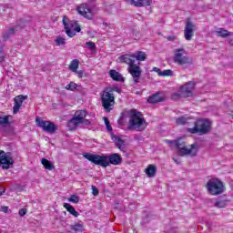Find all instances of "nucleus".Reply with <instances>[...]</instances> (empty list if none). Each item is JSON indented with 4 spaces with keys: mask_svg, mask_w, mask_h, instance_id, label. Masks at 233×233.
I'll list each match as a JSON object with an SVG mask.
<instances>
[{
    "mask_svg": "<svg viewBox=\"0 0 233 233\" xmlns=\"http://www.w3.org/2000/svg\"><path fill=\"white\" fill-rule=\"evenodd\" d=\"M84 157L85 159H87V161H90V163L102 167V168H106L107 167H110V165L117 167L123 163V157L119 155V153H112L110 155L102 156L86 153L84 154Z\"/></svg>",
    "mask_w": 233,
    "mask_h": 233,
    "instance_id": "f257e3e1",
    "label": "nucleus"
},
{
    "mask_svg": "<svg viewBox=\"0 0 233 233\" xmlns=\"http://www.w3.org/2000/svg\"><path fill=\"white\" fill-rule=\"evenodd\" d=\"M114 92L121 94V88L117 86H107L100 93L102 106L106 112H112L114 110V106L116 105V95H114Z\"/></svg>",
    "mask_w": 233,
    "mask_h": 233,
    "instance_id": "f03ea898",
    "label": "nucleus"
},
{
    "mask_svg": "<svg viewBox=\"0 0 233 233\" xmlns=\"http://www.w3.org/2000/svg\"><path fill=\"white\" fill-rule=\"evenodd\" d=\"M129 122L127 126V130H136V132H143L148 127V122L145 119V116L141 112L136 109H131L129 111Z\"/></svg>",
    "mask_w": 233,
    "mask_h": 233,
    "instance_id": "7ed1b4c3",
    "label": "nucleus"
},
{
    "mask_svg": "<svg viewBox=\"0 0 233 233\" xmlns=\"http://www.w3.org/2000/svg\"><path fill=\"white\" fill-rule=\"evenodd\" d=\"M212 130V124L208 118H198L194 122V127L187 128L189 134H198V136H207Z\"/></svg>",
    "mask_w": 233,
    "mask_h": 233,
    "instance_id": "20e7f679",
    "label": "nucleus"
},
{
    "mask_svg": "<svg viewBox=\"0 0 233 233\" xmlns=\"http://www.w3.org/2000/svg\"><path fill=\"white\" fill-rule=\"evenodd\" d=\"M175 147L181 157H185V156H189L190 157H196L198 156V145L191 144L190 148L187 147V143L185 140L178 138L175 140Z\"/></svg>",
    "mask_w": 233,
    "mask_h": 233,
    "instance_id": "39448f33",
    "label": "nucleus"
},
{
    "mask_svg": "<svg viewBox=\"0 0 233 233\" xmlns=\"http://www.w3.org/2000/svg\"><path fill=\"white\" fill-rule=\"evenodd\" d=\"M206 188L210 196H219L225 192V184L219 178H210L206 184Z\"/></svg>",
    "mask_w": 233,
    "mask_h": 233,
    "instance_id": "423d86ee",
    "label": "nucleus"
},
{
    "mask_svg": "<svg viewBox=\"0 0 233 233\" xmlns=\"http://www.w3.org/2000/svg\"><path fill=\"white\" fill-rule=\"evenodd\" d=\"M88 116V112L85 109L76 110L71 119L67 121V127L70 131L76 130L81 122Z\"/></svg>",
    "mask_w": 233,
    "mask_h": 233,
    "instance_id": "0eeeda50",
    "label": "nucleus"
},
{
    "mask_svg": "<svg viewBox=\"0 0 233 233\" xmlns=\"http://www.w3.org/2000/svg\"><path fill=\"white\" fill-rule=\"evenodd\" d=\"M173 61L180 66H183V65H192V58L188 57L187 51L183 48L175 50Z\"/></svg>",
    "mask_w": 233,
    "mask_h": 233,
    "instance_id": "6e6552de",
    "label": "nucleus"
},
{
    "mask_svg": "<svg viewBox=\"0 0 233 233\" xmlns=\"http://www.w3.org/2000/svg\"><path fill=\"white\" fill-rule=\"evenodd\" d=\"M35 123L39 128H42L44 132H48L49 134H54L57 130L56 124L50 121L43 120L40 117L35 118Z\"/></svg>",
    "mask_w": 233,
    "mask_h": 233,
    "instance_id": "1a4fd4ad",
    "label": "nucleus"
},
{
    "mask_svg": "<svg viewBox=\"0 0 233 233\" xmlns=\"http://www.w3.org/2000/svg\"><path fill=\"white\" fill-rule=\"evenodd\" d=\"M0 165L4 170H8L10 166L14 165V158L12 157V153L5 152L0 150Z\"/></svg>",
    "mask_w": 233,
    "mask_h": 233,
    "instance_id": "9d476101",
    "label": "nucleus"
},
{
    "mask_svg": "<svg viewBox=\"0 0 233 233\" xmlns=\"http://www.w3.org/2000/svg\"><path fill=\"white\" fill-rule=\"evenodd\" d=\"M76 12L88 21H92V19H94V11H92V7H90L88 4H81L76 7Z\"/></svg>",
    "mask_w": 233,
    "mask_h": 233,
    "instance_id": "9b49d317",
    "label": "nucleus"
},
{
    "mask_svg": "<svg viewBox=\"0 0 233 233\" xmlns=\"http://www.w3.org/2000/svg\"><path fill=\"white\" fill-rule=\"evenodd\" d=\"M65 30L68 37H74L76 34L81 32V25L77 21L72 20L68 22V25H66Z\"/></svg>",
    "mask_w": 233,
    "mask_h": 233,
    "instance_id": "f8f14e48",
    "label": "nucleus"
},
{
    "mask_svg": "<svg viewBox=\"0 0 233 233\" xmlns=\"http://www.w3.org/2000/svg\"><path fill=\"white\" fill-rule=\"evenodd\" d=\"M127 72L133 78V82L135 83V85H137V83H139L141 79V74H143L141 66L134 64L133 66H127Z\"/></svg>",
    "mask_w": 233,
    "mask_h": 233,
    "instance_id": "ddd939ff",
    "label": "nucleus"
},
{
    "mask_svg": "<svg viewBox=\"0 0 233 233\" xmlns=\"http://www.w3.org/2000/svg\"><path fill=\"white\" fill-rule=\"evenodd\" d=\"M194 32H196V25H194L192 21L187 20L184 28V37L186 41H192Z\"/></svg>",
    "mask_w": 233,
    "mask_h": 233,
    "instance_id": "4468645a",
    "label": "nucleus"
},
{
    "mask_svg": "<svg viewBox=\"0 0 233 233\" xmlns=\"http://www.w3.org/2000/svg\"><path fill=\"white\" fill-rule=\"evenodd\" d=\"M196 88V82L189 81L181 86L180 90L185 97H192L194 96V89Z\"/></svg>",
    "mask_w": 233,
    "mask_h": 233,
    "instance_id": "2eb2a0df",
    "label": "nucleus"
},
{
    "mask_svg": "<svg viewBox=\"0 0 233 233\" xmlns=\"http://www.w3.org/2000/svg\"><path fill=\"white\" fill-rule=\"evenodd\" d=\"M119 63H124L125 65H127V66H133V65H136V55L134 54H126L122 55L118 57Z\"/></svg>",
    "mask_w": 233,
    "mask_h": 233,
    "instance_id": "dca6fc26",
    "label": "nucleus"
},
{
    "mask_svg": "<svg viewBox=\"0 0 233 233\" xmlns=\"http://www.w3.org/2000/svg\"><path fill=\"white\" fill-rule=\"evenodd\" d=\"M163 101H167V96L161 92H157L147 97V103H150L151 105H156L157 103H163Z\"/></svg>",
    "mask_w": 233,
    "mask_h": 233,
    "instance_id": "f3484780",
    "label": "nucleus"
},
{
    "mask_svg": "<svg viewBox=\"0 0 233 233\" xmlns=\"http://www.w3.org/2000/svg\"><path fill=\"white\" fill-rule=\"evenodd\" d=\"M28 99V96H23L19 95L15 97V105L13 106V114H17L19 110L21 109V106H23V102Z\"/></svg>",
    "mask_w": 233,
    "mask_h": 233,
    "instance_id": "a211bd4d",
    "label": "nucleus"
},
{
    "mask_svg": "<svg viewBox=\"0 0 233 233\" xmlns=\"http://www.w3.org/2000/svg\"><path fill=\"white\" fill-rule=\"evenodd\" d=\"M127 5H131L132 6H137V8H141L143 6H150L152 4V0H125Z\"/></svg>",
    "mask_w": 233,
    "mask_h": 233,
    "instance_id": "6ab92c4d",
    "label": "nucleus"
},
{
    "mask_svg": "<svg viewBox=\"0 0 233 233\" xmlns=\"http://www.w3.org/2000/svg\"><path fill=\"white\" fill-rule=\"evenodd\" d=\"M157 172V168L152 164L148 165L147 167L145 169V173L147 174V177H155Z\"/></svg>",
    "mask_w": 233,
    "mask_h": 233,
    "instance_id": "aec40b11",
    "label": "nucleus"
},
{
    "mask_svg": "<svg viewBox=\"0 0 233 233\" xmlns=\"http://www.w3.org/2000/svg\"><path fill=\"white\" fill-rule=\"evenodd\" d=\"M63 207L67 210V212H69V214H71V216H74V218H79V212L76 210L74 206L68 203H64Z\"/></svg>",
    "mask_w": 233,
    "mask_h": 233,
    "instance_id": "412c9836",
    "label": "nucleus"
},
{
    "mask_svg": "<svg viewBox=\"0 0 233 233\" xmlns=\"http://www.w3.org/2000/svg\"><path fill=\"white\" fill-rule=\"evenodd\" d=\"M109 76L113 81H123V76L115 69L109 71Z\"/></svg>",
    "mask_w": 233,
    "mask_h": 233,
    "instance_id": "4be33fe9",
    "label": "nucleus"
},
{
    "mask_svg": "<svg viewBox=\"0 0 233 233\" xmlns=\"http://www.w3.org/2000/svg\"><path fill=\"white\" fill-rule=\"evenodd\" d=\"M6 125H10V116L0 112V127H6Z\"/></svg>",
    "mask_w": 233,
    "mask_h": 233,
    "instance_id": "5701e85b",
    "label": "nucleus"
},
{
    "mask_svg": "<svg viewBox=\"0 0 233 233\" xmlns=\"http://www.w3.org/2000/svg\"><path fill=\"white\" fill-rule=\"evenodd\" d=\"M41 164L46 168V170H54V168H56V166H54V163H52L50 160L46 158H42Z\"/></svg>",
    "mask_w": 233,
    "mask_h": 233,
    "instance_id": "b1692460",
    "label": "nucleus"
},
{
    "mask_svg": "<svg viewBox=\"0 0 233 233\" xmlns=\"http://www.w3.org/2000/svg\"><path fill=\"white\" fill-rule=\"evenodd\" d=\"M216 34L218 37H230V35H232L231 32H228V30L225 29V28H218V31H216Z\"/></svg>",
    "mask_w": 233,
    "mask_h": 233,
    "instance_id": "393cba45",
    "label": "nucleus"
},
{
    "mask_svg": "<svg viewBox=\"0 0 233 233\" xmlns=\"http://www.w3.org/2000/svg\"><path fill=\"white\" fill-rule=\"evenodd\" d=\"M147 61V53L143 51H137L135 53V61Z\"/></svg>",
    "mask_w": 233,
    "mask_h": 233,
    "instance_id": "a878e982",
    "label": "nucleus"
},
{
    "mask_svg": "<svg viewBox=\"0 0 233 233\" xmlns=\"http://www.w3.org/2000/svg\"><path fill=\"white\" fill-rule=\"evenodd\" d=\"M15 28L16 27H11L9 28L4 35H3V39L5 41H8L10 39L11 35H14L15 34Z\"/></svg>",
    "mask_w": 233,
    "mask_h": 233,
    "instance_id": "bb28decb",
    "label": "nucleus"
},
{
    "mask_svg": "<svg viewBox=\"0 0 233 233\" xmlns=\"http://www.w3.org/2000/svg\"><path fill=\"white\" fill-rule=\"evenodd\" d=\"M77 68H79V60H72L69 64V70H71V72H77Z\"/></svg>",
    "mask_w": 233,
    "mask_h": 233,
    "instance_id": "cd10ccee",
    "label": "nucleus"
},
{
    "mask_svg": "<svg viewBox=\"0 0 233 233\" xmlns=\"http://www.w3.org/2000/svg\"><path fill=\"white\" fill-rule=\"evenodd\" d=\"M55 43L56 46H65V45H66V39L61 35H58L56 37Z\"/></svg>",
    "mask_w": 233,
    "mask_h": 233,
    "instance_id": "c85d7f7f",
    "label": "nucleus"
},
{
    "mask_svg": "<svg viewBox=\"0 0 233 233\" xmlns=\"http://www.w3.org/2000/svg\"><path fill=\"white\" fill-rule=\"evenodd\" d=\"M70 232H76V233L83 232V224L73 225L70 228Z\"/></svg>",
    "mask_w": 233,
    "mask_h": 233,
    "instance_id": "c756f323",
    "label": "nucleus"
},
{
    "mask_svg": "<svg viewBox=\"0 0 233 233\" xmlns=\"http://www.w3.org/2000/svg\"><path fill=\"white\" fill-rule=\"evenodd\" d=\"M227 200L224 199H218L215 202V207L217 208H225L227 207Z\"/></svg>",
    "mask_w": 233,
    "mask_h": 233,
    "instance_id": "7c9ffc66",
    "label": "nucleus"
},
{
    "mask_svg": "<svg viewBox=\"0 0 233 233\" xmlns=\"http://www.w3.org/2000/svg\"><path fill=\"white\" fill-rule=\"evenodd\" d=\"M171 76H174V72L170 69H167L159 73L160 77H171Z\"/></svg>",
    "mask_w": 233,
    "mask_h": 233,
    "instance_id": "2f4dec72",
    "label": "nucleus"
},
{
    "mask_svg": "<svg viewBox=\"0 0 233 233\" xmlns=\"http://www.w3.org/2000/svg\"><path fill=\"white\" fill-rule=\"evenodd\" d=\"M188 121V118L185 116H179L176 118L177 125H187V122Z\"/></svg>",
    "mask_w": 233,
    "mask_h": 233,
    "instance_id": "473e14b6",
    "label": "nucleus"
},
{
    "mask_svg": "<svg viewBox=\"0 0 233 233\" xmlns=\"http://www.w3.org/2000/svg\"><path fill=\"white\" fill-rule=\"evenodd\" d=\"M77 88V84L76 82H70L68 85L66 86V90H71L74 92Z\"/></svg>",
    "mask_w": 233,
    "mask_h": 233,
    "instance_id": "72a5a7b5",
    "label": "nucleus"
},
{
    "mask_svg": "<svg viewBox=\"0 0 233 233\" xmlns=\"http://www.w3.org/2000/svg\"><path fill=\"white\" fill-rule=\"evenodd\" d=\"M86 46L88 48V50H91V52H93V50H96V43L92 41L86 42Z\"/></svg>",
    "mask_w": 233,
    "mask_h": 233,
    "instance_id": "f704fd0d",
    "label": "nucleus"
},
{
    "mask_svg": "<svg viewBox=\"0 0 233 233\" xmlns=\"http://www.w3.org/2000/svg\"><path fill=\"white\" fill-rule=\"evenodd\" d=\"M67 201H70L71 203H79V197L77 195H72Z\"/></svg>",
    "mask_w": 233,
    "mask_h": 233,
    "instance_id": "c9c22d12",
    "label": "nucleus"
},
{
    "mask_svg": "<svg viewBox=\"0 0 233 233\" xmlns=\"http://www.w3.org/2000/svg\"><path fill=\"white\" fill-rule=\"evenodd\" d=\"M104 123H105L108 132H112V126H110V121H108V118L106 116H104Z\"/></svg>",
    "mask_w": 233,
    "mask_h": 233,
    "instance_id": "e433bc0d",
    "label": "nucleus"
},
{
    "mask_svg": "<svg viewBox=\"0 0 233 233\" xmlns=\"http://www.w3.org/2000/svg\"><path fill=\"white\" fill-rule=\"evenodd\" d=\"M181 98V93H174L171 95V99L173 101H177V99Z\"/></svg>",
    "mask_w": 233,
    "mask_h": 233,
    "instance_id": "4c0bfd02",
    "label": "nucleus"
},
{
    "mask_svg": "<svg viewBox=\"0 0 233 233\" xmlns=\"http://www.w3.org/2000/svg\"><path fill=\"white\" fill-rule=\"evenodd\" d=\"M81 125H85L86 127H88L92 125V120L84 118L81 122Z\"/></svg>",
    "mask_w": 233,
    "mask_h": 233,
    "instance_id": "58836bf2",
    "label": "nucleus"
},
{
    "mask_svg": "<svg viewBox=\"0 0 233 233\" xmlns=\"http://www.w3.org/2000/svg\"><path fill=\"white\" fill-rule=\"evenodd\" d=\"M92 194L93 196H99V189L96 186H92Z\"/></svg>",
    "mask_w": 233,
    "mask_h": 233,
    "instance_id": "ea45409f",
    "label": "nucleus"
},
{
    "mask_svg": "<svg viewBox=\"0 0 233 233\" xmlns=\"http://www.w3.org/2000/svg\"><path fill=\"white\" fill-rule=\"evenodd\" d=\"M68 23H70V20H68V16H63V25L65 28H66V25H68Z\"/></svg>",
    "mask_w": 233,
    "mask_h": 233,
    "instance_id": "a19ab883",
    "label": "nucleus"
},
{
    "mask_svg": "<svg viewBox=\"0 0 233 233\" xmlns=\"http://www.w3.org/2000/svg\"><path fill=\"white\" fill-rule=\"evenodd\" d=\"M18 214L21 218H23V216H25L26 215V208H21L19 209L18 211Z\"/></svg>",
    "mask_w": 233,
    "mask_h": 233,
    "instance_id": "79ce46f5",
    "label": "nucleus"
},
{
    "mask_svg": "<svg viewBox=\"0 0 233 233\" xmlns=\"http://www.w3.org/2000/svg\"><path fill=\"white\" fill-rule=\"evenodd\" d=\"M0 210H1V212H4L5 214H7L8 213V207L2 206Z\"/></svg>",
    "mask_w": 233,
    "mask_h": 233,
    "instance_id": "37998d69",
    "label": "nucleus"
},
{
    "mask_svg": "<svg viewBox=\"0 0 233 233\" xmlns=\"http://www.w3.org/2000/svg\"><path fill=\"white\" fill-rule=\"evenodd\" d=\"M3 61H5V53L0 50V63H3Z\"/></svg>",
    "mask_w": 233,
    "mask_h": 233,
    "instance_id": "c03bdc74",
    "label": "nucleus"
},
{
    "mask_svg": "<svg viewBox=\"0 0 233 233\" xmlns=\"http://www.w3.org/2000/svg\"><path fill=\"white\" fill-rule=\"evenodd\" d=\"M166 143L172 147V145H176V140L166 139Z\"/></svg>",
    "mask_w": 233,
    "mask_h": 233,
    "instance_id": "a18cd8bd",
    "label": "nucleus"
},
{
    "mask_svg": "<svg viewBox=\"0 0 233 233\" xmlns=\"http://www.w3.org/2000/svg\"><path fill=\"white\" fill-rule=\"evenodd\" d=\"M153 72H157V74L159 76V74H161V69L158 67H153Z\"/></svg>",
    "mask_w": 233,
    "mask_h": 233,
    "instance_id": "49530a36",
    "label": "nucleus"
},
{
    "mask_svg": "<svg viewBox=\"0 0 233 233\" xmlns=\"http://www.w3.org/2000/svg\"><path fill=\"white\" fill-rule=\"evenodd\" d=\"M166 39H167V41H175L176 36L174 35L167 36Z\"/></svg>",
    "mask_w": 233,
    "mask_h": 233,
    "instance_id": "de8ad7c7",
    "label": "nucleus"
},
{
    "mask_svg": "<svg viewBox=\"0 0 233 233\" xmlns=\"http://www.w3.org/2000/svg\"><path fill=\"white\" fill-rule=\"evenodd\" d=\"M5 187H0V196H3L5 194Z\"/></svg>",
    "mask_w": 233,
    "mask_h": 233,
    "instance_id": "09e8293b",
    "label": "nucleus"
},
{
    "mask_svg": "<svg viewBox=\"0 0 233 233\" xmlns=\"http://www.w3.org/2000/svg\"><path fill=\"white\" fill-rule=\"evenodd\" d=\"M76 74L78 77H83V71H76Z\"/></svg>",
    "mask_w": 233,
    "mask_h": 233,
    "instance_id": "8fccbe9b",
    "label": "nucleus"
},
{
    "mask_svg": "<svg viewBox=\"0 0 233 233\" xmlns=\"http://www.w3.org/2000/svg\"><path fill=\"white\" fill-rule=\"evenodd\" d=\"M173 161L177 163V165H179V162L177 161V158H173Z\"/></svg>",
    "mask_w": 233,
    "mask_h": 233,
    "instance_id": "3c124183",
    "label": "nucleus"
},
{
    "mask_svg": "<svg viewBox=\"0 0 233 233\" xmlns=\"http://www.w3.org/2000/svg\"><path fill=\"white\" fill-rule=\"evenodd\" d=\"M116 147H117V148H121V145H119V144H116Z\"/></svg>",
    "mask_w": 233,
    "mask_h": 233,
    "instance_id": "603ef678",
    "label": "nucleus"
},
{
    "mask_svg": "<svg viewBox=\"0 0 233 233\" xmlns=\"http://www.w3.org/2000/svg\"><path fill=\"white\" fill-rule=\"evenodd\" d=\"M0 85H1V80H0Z\"/></svg>",
    "mask_w": 233,
    "mask_h": 233,
    "instance_id": "864d4df0",
    "label": "nucleus"
}]
</instances>
